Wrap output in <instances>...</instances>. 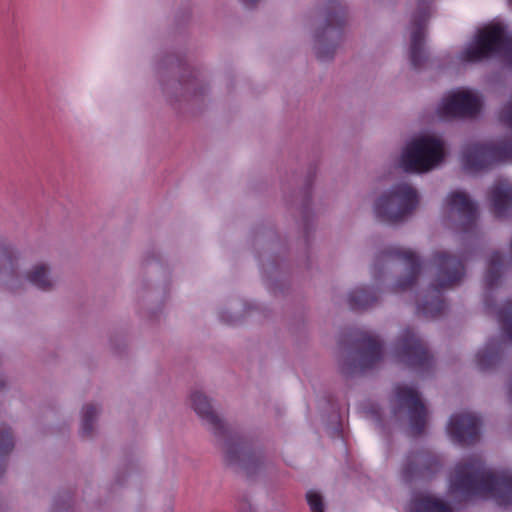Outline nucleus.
<instances>
[{"label":"nucleus","instance_id":"1a4fd4ad","mask_svg":"<svg viewBox=\"0 0 512 512\" xmlns=\"http://www.w3.org/2000/svg\"><path fill=\"white\" fill-rule=\"evenodd\" d=\"M481 109L480 99L472 92L457 90L447 95L438 107V115L443 119L470 118Z\"/></svg>","mask_w":512,"mask_h":512},{"label":"nucleus","instance_id":"ddd939ff","mask_svg":"<svg viewBox=\"0 0 512 512\" xmlns=\"http://www.w3.org/2000/svg\"><path fill=\"white\" fill-rule=\"evenodd\" d=\"M382 254L384 258L401 262L407 270V275L400 278L395 284V291L411 288L416 283L422 269V263L417 254L413 250L401 246L389 247Z\"/></svg>","mask_w":512,"mask_h":512},{"label":"nucleus","instance_id":"7ed1b4c3","mask_svg":"<svg viewBox=\"0 0 512 512\" xmlns=\"http://www.w3.org/2000/svg\"><path fill=\"white\" fill-rule=\"evenodd\" d=\"M191 402L197 415L209 425L216 436L226 437L225 449L226 459L230 464L239 463L244 467L252 459L253 454L242 439L232 436L225 423L213 411L208 398L196 391L191 395Z\"/></svg>","mask_w":512,"mask_h":512},{"label":"nucleus","instance_id":"0eeeda50","mask_svg":"<svg viewBox=\"0 0 512 512\" xmlns=\"http://www.w3.org/2000/svg\"><path fill=\"white\" fill-rule=\"evenodd\" d=\"M512 160V141L493 143H469L462 151L461 161L465 171L479 172L494 164Z\"/></svg>","mask_w":512,"mask_h":512},{"label":"nucleus","instance_id":"f3484780","mask_svg":"<svg viewBox=\"0 0 512 512\" xmlns=\"http://www.w3.org/2000/svg\"><path fill=\"white\" fill-rule=\"evenodd\" d=\"M447 205L452 211H456L461 218V228L463 233H471L476 229L478 217L477 205L466 193L455 191L448 195Z\"/></svg>","mask_w":512,"mask_h":512},{"label":"nucleus","instance_id":"dca6fc26","mask_svg":"<svg viewBox=\"0 0 512 512\" xmlns=\"http://www.w3.org/2000/svg\"><path fill=\"white\" fill-rule=\"evenodd\" d=\"M438 456L428 451L410 453L402 468V477L405 481L414 478H427L436 473L440 468Z\"/></svg>","mask_w":512,"mask_h":512},{"label":"nucleus","instance_id":"f03ea898","mask_svg":"<svg viewBox=\"0 0 512 512\" xmlns=\"http://www.w3.org/2000/svg\"><path fill=\"white\" fill-rule=\"evenodd\" d=\"M436 266V276L431 284L429 293L417 304V313L425 318H437L446 310V302L442 291L458 284L465 275L464 260L446 252H436L433 255Z\"/></svg>","mask_w":512,"mask_h":512},{"label":"nucleus","instance_id":"bb28decb","mask_svg":"<svg viewBox=\"0 0 512 512\" xmlns=\"http://www.w3.org/2000/svg\"><path fill=\"white\" fill-rule=\"evenodd\" d=\"M306 498L312 512H324L323 500L319 493L309 491Z\"/></svg>","mask_w":512,"mask_h":512},{"label":"nucleus","instance_id":"aec40b11","mask_svg":"<svg viewBox=\"0 0 512 512\" xmlns=\"http://www.w3.org/2000/svg\"><path fill=\"white\" fill-rule=\"evenodd\" d=\"M502 343L489 341L484 349L476 355V365L482 372L489 371L497 366L502 358Z\"/></svg>","mask_w":512,"mask_h":512},{"label":"nucleus","instance_id":"20e7f679","mask_svg":"<svg viewBox=\"0 0 512 512\" xmlns=\"http://www.w3.org/2000/svg\"><path fill=\"white\" fill-rule=\"evenodd\" d=\"M496 54H503L512 67V37L501 23H492L480 29L475 43L462 51L460 58L465 62H478Z\"/></svg>","mask_w":512,"mask_h":512},{"label":"nucleus","instance_id":"9d476101","mask_svg":"<svg viewBox=\"0 0 512 512\" xmlns=\"http://www.w3.org/2000/svg\"><path fill=\"white\" fill-rule=\"evenodd\" d=\"M357 359L351 367H343L345 374L363 372L376 366L383 357V347L378 338L369 332H361L357 335Z\"/></svg>","mask_w":512,"mask_h":512},{"label":"nucleus","instance_id":"9b49d317","mask_svg":"<svg viewBox=\"0 0 512 512\" xmlns=\"http://www.w3.org/2000/svg\"><path fill=\"white\" fill-rule=\"evenodd\" d=\"M500 120L512 129V100L504 105L500 112ZM491 210L495 217L502 218L512 215V185L508 182L494 184L489 192Z\"/></svg>","mask_w":512,"mask_h":512},{"label":"nucleus","instance_id":"c756f323","mask_svg":"<svg viewBox=\"0 0 512 512\" xmlns=\"http://www.w3.org/2000/svg\"><path fill=\"white\" fill-rule=\"evenodd\" d=\"M241 1L246 7L252 8L258 3L259 0H241Z\"/></svg>","mask_w":512,"mask_h":512},{"label":"nucleus","instance_id":"423d86ee","mask_svg":"<svg viewBox=\"0 0 512 512\" xmlns=\"http://www.w3.org/2000/svg\"><path fill=\"white\" fill-rule=\"evenodd\" d=\"M443 158V143L434 137L423 136L406 146L400 165L406 172H426L437 166Z\"/></svg>","mask_w":512,"mask_h":512},{"label":"nucleus","instance_id":"412c9836","mask_svg":"<svg viewBox=\"0 0 512 512\" xmlns=\"http://www.w3.org/2000/svg\"><path fill=\"white\" fill-rule=\"evenodd\" d=\"M409 512H452V508L440 499L421 494L411 500Z\"/></svg>","mask_w":512,"mask_h":512},{"label":"nucleus","instance_id":"b1692460","mask_svg":"<svg viewBox=\"0 0 512 512\" xmlns=\"http://www.w3.org/2000/svg\"><path fill=\"white\" fill-rule=\"evenodd\" d=\"M28 281L40 290L47 291L51 289L52 282L48 277V270L45 265H36L32 271L27 274Z\"/></svg>","mask_w":512,"mask_h":512},{"label":"nucleus","instance_id":"6ab92c4d","mask_svg":"<svg viewBox=\"0 0 512 512\" xmlns=\"http://www.w3.org/2000/svg\"><path fill=\"white\" fill-rule=\"evenodd\" d=\"M511 256L506 259L500 252L495 251L491 254L484 281L487 289L491 290L496 287L501 279L503 272L512 264V239L510 242Z\"/></svg>","mask_w":512,"mask_h":512},{"label":"nucleus","instance_id":"2eb2a0df","mask_svg":"<svg viewBox=\"0 0 512 512\" xmlns=\"http://www.w3.org/2000/svg\"><path fill=\"white\" fill-rule=\"evenodd\" d=\"M430 17V6L425 3H419L417 12L413 15L410 43V63L414 69H419L425 62V53L423 50L425 25Z\"/></svg>","mask_w":512,"mask_h":512},{"label":"nucleus","instance_id":"f257e3e1","mask_svg":"<svg viewBox=\"0 0 512 512\" xmlns=\"http://www.w3.org/2000/svg\"><path fill=\"white\" fill-rule=\"evenodd\" d=\"M450 490L465 499L493 498L499 506L512 504V471H492L479 456L456 464L450 478Z\"/></svg>","mask_w":512,"mask_h":512},{"label":"nucleus","instance_id":"393cba45","mask_svg":"<svg viewBox=\"0 0 512 512\" xmlns=\"http://www.w3.org/2000/svg\"><path fill=\"white\" fill-rule=\"evenodd\" d=\"M503 334L512 341V299L507 300L497 312Z\"/></svg>","mask_w":512,"mask_h":512},{"label":"nucleus","instance_id":"4468645a","mask_svg":"<svg viewBox=\"0 0 512 512\" xmlns=\"http://www.w3.org/2000/svg\"><path fill=\"white\" fill-rule=\"evenodd\" d=\"M481 421L472 413L463 412L451 416L447 432L453 442L458 444H473L479 439Z\"/></svg>","mask_w":512,"mask_h":512},{"label":"nucleus","instance_id":"39448f33","mask_svg":"<svg viewBox=\"0 0 512 512\" xmlns=\"http://www.w3.org/2000/svg\"><path fill=\"white\" fill-rule=\"evenodd\" d=\"M417 205V191L410 184L401 182L376 201L374 211L381 222L397 224L409 216Z\"/></svg>","mask_w":512,"mask_h":512},{"label":"nucleus","instance_id":"5701e85b","mask_svg":"<svg viewBox=\"0 0 512 512\" xmlns=\"http://www.w3.org/2000/svg\"><path fill=\"white\" fill-rule=\"evenodd\" d=\"M14 448V437L10 427L0 426V475L3 474L6 467L7 456Z\"/></svg>","mask_w":512,"mask_h":512},{"label":"nucleus","instance_id":"a878e982","mask_svg":"<svg viewBox=\"0 0 512 512\" xmlns=\"http://www.w3.org/2000/svg\"><path fill=\"white\" fill-rule=\"evenodd\" d=\"M98 415V409L94 405H86L82 410L81 420V435L83 437H90L93 432L94 421Z\"/></svg>","mask_w":512,"mask_h":512},{"label":"nucleus","instance_id":"a211bd4d","mask_svg":"<svg viewBox=\"0 0 512 512\" xmlns=\"http://www.w3.org/2000/svg\"><path fill=\"white\" fill-rule=\"evenodd\" d=\"M346 18V10L342 4L336 0H330L326 5V22L327 26L322 33H317L316 39L318 43L317 58L321 61L330 60L334 54V47L322 43V38L328 28L344 24Z\"/></svg>","mask_w":512,"mask_h":512},{"label":"nucleus","instance_id":"cd10ccee","mask_svg":"<svg viewBox=\"0 0 512 512\" xmlns=\"http://www.w3.org/2000/svg\"><path fill=\"white\" fill-rule=\"evenodd\" d=\"M14 253L10 248H4L3 254H2V261L6 264H9L10 268L13 269V263H14Z\"/></svg>","mask_w":512,"mask_h":512},{"label":"nucleus","instance_id":"6e6552de","mask_svg":"<svg viewBox=\"0 0 512 512\" xmlns=\"http://www.w3.org/2000/svg\"><path fill=\"white\" fill-rule=\"evenodd\" d=\"M394 354L399 362L420 372L429 370L433 365V357L412 328L402 331L395 343Z\"/></svg>","mask_w":512,"mask_h":512},{"label":"nucleus","instance_id":"c85d7f7f","mask_svg":"<svg viewBox=\"0 0 512 512\" xmlns=\"http://www.w3.org/2000/svg\"><path fill=\"white\" fill-rule=\"evenodd\" d=\"M507 396L509 402L512 404V376L510 377L508 384H507Z\"/></svg>","mask_w":512,"mask_h":512},{"label":"nucleus","instance_id":"7c9ffc66","mask_svg":"<svg viewBox=\"0 0 512 512\" xmlns=\"http://www.w3.org/2000/svg\"><path fill=\"white\" fill-rule=\"evenodd\" d=\"M4 385H5V383H4L3 379H2V377H0V389H1L2 387H4Z\"/></svg>","mask_w":512,"mask_h":512},{"label":"nucleus","instance_id":"4be33fe9","mask_svg":"<svg viewBox=\"0 0 512 512\" xmlns=\"http://www.w3.org/2000/svg\"><path fill=\"white\" fill-rule=\"evenodd\" d=\"M377 301V291L372 288L355 289L348 296V304L352 310L366 309Z\"/></svg>","mask_w":512,"mask_h":512},{"label":"nucleus","instance_id":"f8f14e48","mask_svg":"<svg viewBox=\"0 0 512 512\" xmlns=\"http://www.w3.org/2000/svg\"><path fill=\"white\" fill-rule=\"evenodd\" d=\"M395 395L401 404L408 410L409 423L414 435H421L426 427L427 409L419 393L412 387L399 385L395 388Z\"/></svg>","mask_w":512,"mask_h":512}]
</instances>
